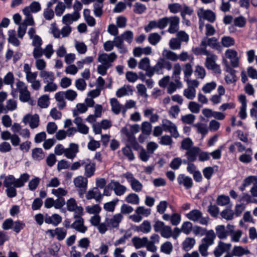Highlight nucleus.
Here are the masks:
<instances>
[{
  "mask_svg": "<svg viewBox=\"0 0 257 257\" xmlns=\"http://www.w3.org/2000/svg\"><path fill=\"white\" fill-rule=\"evenodd\" d=\"M16 182V178L13 175H9L5 177L3 185L6 188H8V187L14 186Z\"/></svg>",
  "mask_w": 257,
  "mask_h": 257,
  "instance_id": "30",
  "label": "nucleus"
},
{
  "mask_svg": "<svg viewBox=\"0 0 257 257\" xmlns=\"http://www.w3.org/2000/svg\"><path fill=\"white\" fill-rule=\"evenodd\" d=\"M84 175L87 178H90L94 175L95 171V164L92 163L90 159L84 160Z\"/></svg>",
  "mask_w": 257,
  "mask_h": 257,
  "instance_id": "8",
  "label": "nucleus"
},
{
  "mask_svg": "<svg viewBox=\"0 0 257 257\" xmlns=\"http://www.w3.org/2000/svg\"><path fill=\"white\" fill-rule=\"evenodd\" d=\"M253 184V185L257 184V177L254 176H250L246 178L243 182L242 185L239 187V189L243 191L245 190V188L251 185V184Z\"/></svg>",
  "mask_w": 257,
  "mask_h": 257,
  "instance_id": "19",
  "label": "nucleus"
},
{
  "mask_svg": "<svg viewBox=\"0 0 257 257\" xmlns=\"http://www.w3.org/2000/svg\"><path fill=\"white\" fill-rule=\"evenodd\" d=\"M84 222L83 218L76 219L71 225V228L75 229L78 232L84 233L87 230V227L84 225Z\"/></svg>",
  "mask_w": 257,
  "mask_h": 257,
  "instance_id": "13",
  "label": "nucleus"
},
{
  "mask_svg": "<svg viewBox=\"0 0 257 257\" xmlns=\"http://www.w3.org/2000/svg\"><path fill=\"white\" fill-rule=\"evenodd\" d=\"M19 99L23 102H28L30 99L31 94L28 90L19 92Z\"/></svg>",
  "mask_w": 257,
  "mask_h": 257,
  "instance_id": "62",
  "label": "nucleus"
},
{
  "mask_svg": "<svg viewBox=\"0 0 257 257\" xmlns=\"http://www.w3.org/2000/svg\"><path fill=\"white\" fill-rule=\"evenodd\" d=\"M151 230V225L150 222L148 220H145L139 226L136 227V230L141 231L144 233H147L150 232Z\"/></svg>",
  "mask_w": 257,
  "mask_h": 257,
  "instance_id": "26",
  "label": "nucleus"
},
{
  "mask_svg": "<svg viewBox=\"0 0 257 257\" xmlns=\"http://www.w3.org/2000/svg\"><path fill=\"white\" fill-rule=\"evenodd\" d=\"M113 190L115 194L117 196L123 195L126 191V188L124 185H121L118 182L111 180Z\"/></svg>",
  "mask_w": 257,
  "mask_h": 257,
  "instance_id": "15",
  "label": "nucleus"
},
{
  "mask_svg": "<svg viewBox=\"0 0 257 257\" xmlns=\"http://www.w3.org/2000/svg\"><path fill=\"white\" fill-rule=\"evenodd\" d=\"M73 182L75 187L78 188L79 196L82 197L87 189L88 183L87 177L79 176L75 178Z\"/></svg>",
  "mask_w": 257,
  "mask_h": 257,
  "instance_id": "2",
  "label": "nucleus"
},
{
  "mask_svg": "<svg viewBox=\"0 0 257 257\" xmlns=\"http://www.w3.org/2000/svg\"><path fill=\"white\" fill-rule=\"evenodd\" d=\"M30 178V175L27 173L22 174L20 177L16 179L15 186L18 188H21L25 185V184L28 181Z\"/></svg>",
  "mask_w": 257,
  "mask_h": 257,
  "instance_id": "21",
  "label": "nucleus"
},
{
  "mask_svg": "<svg viewBox=\"0 0 257 257\" xmlns=\"http://www.w3.org/2000/svg\"><path fill=\"white\" fill-rule=\"evenodd\" d=\"M197 15L200 20L201 19L206 20L209 22L212 23L215 20V15L211 10H204L203 9H200L197 12Z\"/></svg>",
  "mask_w": 257,
  "mask_h": 257,
  "instance_id": "6",
  "label": "nucleus"
},
{
  "mask_svg": "<svg viewBox=\"0 0 257 257\" xmlns=\"http://www.w3.org/2000/svg\"><path fill=\"white\" fill-rule=\"evenodd\" d=\"M194 73L198 78L201 79L204 78L206 75L204 68L202 66L199 65L196 66Z\"/></svg>",
  "mask_w": 257,
  "mask_h": 257,
  "instance_id": "57",
  "label": "nucleus"
},
{
  "mask_svg": "<svg viewBox=\"0 0 257 257\" xmlns=\"http://www.w3.org/2000/svg\"><path fill=\"white\" fill-rule=\"evenodd\" d=\"M150 66V61L148 57H145L142 59L138 65L139 69L145 70H147Z\"/></svg>",
  "mask_w": 257,
  "mask_h": 257,
  "instance_id": "47",
  "label": "nucleus"
},
{
  "mask_svg": "<svg viewBox=\"0 0 257 257\" xmlns=\"http://www.w3.org/2000/svg\"><path fill=\"white\" fill-rule=\"evenodd\" d=\"M147 8L146 6L140 3H136L134 5V12L138 14H142L146 11Z\"/></svg>",
  "mask_w": 257,
  "mask_h": 257,
  "instance_id": "55",
  "label": "nucleus"
},
{
  "mask_svg": "<svg viewBox=\"0 0 257 257\" xmlns=\"http://www.w3.org/2000/svg\"><path fill=\"white\" fill-rule=\"evenodd\" d=\"M94 14L97 17H100L102 16L103 4L99 3H94L93 4Z\"/></svg>",
  "mask_w": 257,
  "mask_h": 257,
  "instance_id": "63",
  "label": "nucleus"
},
{
  "mask_svg": "<svg viewBox=\"0 0 257 257\" xmlns=\"http://www.w3.org/2000/svg\"><path fill=\"white\" fill-rule=\"evenodd\" d=\"M193 142L189 138H185L182 140L181 144V148L187 151L193 148Z\"/></svg>",
  "mask_w": 257,
  "mask_h": 257,
  "instance_id": "32",
  "label": "nucleus"
},
{
  "mask_svg": "<svg viewBox=\"0 0 257 257\" xmlns=\"http://www.w3.org/2000/svg\"><path fill=\"white\" fill-rule=\"evenodd\" d=\"M110 103L112 111L116 114H119L123 106L119 103L117 99L115 98H111Z\"/></svg>",
  "mask_w": 257,
  "mask_h": 257,
  "instance_id": "22",
  "label": "nucleus"
},
{
  "mask_svg": "<svg viewBox=\"0 0 257 257\" xmlns=\"http://www.w3.org/2000/svg\"><path fill=\"white\" fill-rule=\"evenodd\" d=\"M120 36L123 41H126L129 44H131L133 40L134 34L132 31L127 30L121 34Z\"/></svg>",
  "mask_w": 257,
  "mask_h": 257,
  "instance_id": "50",
  "label": "nucleus"
},
{
  "mask_svg": "<svg viewBox=\"0 0 257 257\" xmlns=\"http://www.w3.org/2000/svg\"><path fill=\"white\" fill-rule=\"evenodd\" d=\"M192 229V224L189 221H186L183 223L181 230L185 234L188 235L191 231Z\"/></svg>",
  "mask_w": 257,
  "mask_h": 257,
  "instance_id": "53",
  "label": "nucleus"
},
{
  "mask_svg": "<svg viewBox=\"0 0 257 257\" xmlns=\"http://www.w3.org/2000/svg\"><path fill=\"white\" fill-rule=\"evenodd\" d=\"M139 197L135 193H131L125 198V201L131 204H138L139 203Z\"/></svg>",
  "mask_w": 257,
  "mask_h": 257,
  "instance_id": "38",
  "label": "nucleus"
},
{
  "mask_svg": "<svg viewBox=\"0 0 257 257\" xmlns=\"http://www.w3.org/2000/svg\"><path fill=\"white\" fill-rule=\"evenodd\" d=\"M49 96L47 95H44L38 99V105L41 108H46L49 105Z\"/></svg>",
  "mask_w": 257,
  "mask_h": 257,
  "instance_id": "42",
  "label": "nucleus"
},
{
  "mask_svg": "<svg viewBox=\"0 0 257 257\" xmlns=\"http://www.w3.org/2000/svg\"><path fill=\"white\" fill-rule=\"evenodd\" d=\"M41 179L38 177L31 180L28 184L29 189L31 191H35L40 184Z\"/></svg>",
  "mask_w": 257,
  "mask_h": 257,
  "instance_id": "39",
  "label": "nucleus"
},
{
  "mask_svg": "<svg viewBox=\"0 0 257 257\" xmlns=\"http://www.w3.org/2000/svg\"><path fill=\"white\" fill-rule=\"evenodd\" d=\"M33 158L37 161H40L45 157V154L42 148H36L32 150Z\"/></svg>",
  "mask_w": 257,
  "mask_h": 257,
  "instance_id": "28",
  "label": "nucleus"
},
{
  "mask_svg": "<svg viewBox=\"0 0 257 257\" xmlns=\"http://www.w3.org/2000/svg\"><path fill=\"white\" fill-rule=\"evenodd\" d=\"M57 239L59 240H63L67 234V230L63 227H57L55 229Z\"/></svg>",
  "mask_w": 257,
  "mask_h": 257,
  "instance_id": "35",
  "label": "nucleus"
},
{
  "mask_svg": "<svg viewBox=\"0 0 257 257\" xmlns=\"http://www.w3.org/2000/svg\"><path fill=\"white\" fill-rule=\"evenodd\" d=\"M157 21L159 29L160 30L165 29L169 24L168 32L170 34H174L179 30L180 18L177 16L165 17L159 19Z\"/></svg>",
  "mask_w": 257,
  "mask_h": 257,
  "instance_id": "1",
  "label": "nucleus"
},
{
  "mask_svg": "<svg viewBox=\"0 0 257 257\" xmlns=\"http://www.w3.org/2000/svg\"><path fill=\"white\" fill-rule=\"evenodd\" d=\"M9 38L8 41L9 43L13 44L15 46H19L20 42L16 36V32L14 30H10L8 32Z\"/></svg>",
  "mask_w": 257,
  "mask_h": 257,
  "instance_id": "27",
  "label": "nucleus"
},
{
  "mask_svg": "<svg viewBox=\"0 0 257 257\" xmlns=\"http://www.w3.org/2000/svg\"><path fill=\"white\" fill-rule=\"evenodd\" d=\"M201 46L207 47L209 46L212 48L216 50H220V46L218 42H217V39L215 37H212L211 38H208L207 37H205L203 38L201 41Z\"/></svg>",
  "mask_w": 257,
  "mask_h": 257,
  "instance_id": "9",
  "label": "nucleus"
},
{
  "mask_svg": "<svg viewBox=\"0 0 257 257\" xmlns=\"http://www.w3.org/2000/svg\"><path fill=\"white\" fill-rule=\"evenodd\" d=\"M226 58L229 60V63L231 67L237 68L239 64V58L237 56V52L233 49H228L226 50Z\"/></svg>",
  "mask_w": 257,
  "mask_h": 257,
  "instance_id": "3",
  "label": "nucleus"
},
{
  "mask_svg": "<svg viewBox=\"0 0 257 257\" xmlns=\"http://www.w3.org/2000/svg\"><path fill=\"white\" fill-rule=\"evenodd\" d=\"M252 151L251 148H248L245 150V153L240 155L239 160L243 163H249L252 161Z\"/></svg>",
  "mask_w": 257,
  "mask_h": 257,
  "instance_id": "18",
  "label": "nucleus"
},
{
  "mask_svg": "<svg viewBox=\"0 0 257 257\" xmlns=\"http://www.w3.org/2000/svg\"><path fill=\"white\" fill-rule=\"evenodd\" d=\"M177 181L179 185L184 187L187 190L191 188L193 186L192 178L184 174H179L177 178Z\"/></svg>",
  "mask_w": 257,
  "mask_h": 257,
  "instance_id": "5",
  "label": "nucleus"
},
{
  "mask_svg": "<svg viewBox=\"0 0 257 257\" xmlns=\"http://www.w3.org/2000/svg\"><path fill=\"white\" fill-rule=\"evenodd\" d=\"M202 47H195L192 48V52L195 55H205L208 56L209 55V52L206 50V47L204 46H201Z\"/></svg>",
  "mask_w": 257,
  "mask_h": 257,
  "instance_id": "49",
  "label": "nucleus"
},
{
  "mask_svg": "<svg viewBox=\"0 0 257 257\" xmlns=\"http://www.w3.org/2000/svg\"><path fill=\"white\" fill-rule=\"evenodd\" d=\"M172 229L170 226L165 225L160 232L162 237L168 238L172 236Z\"/></svg>",
  "mask_w": 257,
  "mask_h": 257,
  "instance_id": "64",
  "label": "nucleus"
},
{
  "mask_svg": "<svg viewBox=\"0 0 257 257\" xmlns=\"http://www.w3.org/2000/svg\"><path fill=\"white\" fill-rule=\"evenodd\" d=\"M16 188L17 187L15 186V185L13 186L8 187V188H6V193L7 196L9 198H14L16 197L17 195V191L16 190Z\"/></svg>",
  "mask_w": 257,
  "mask_h": 257,
  "instance_id": "60",
  "label": "nucleus"
},
{
  "mask_svg": "<svg viewBox=\"0 0 257 257\" xmlns=\"http://www.w3.org/2000/svg\"><path fill=\"white\" fill-rule=\"evenodd\" d=\"M168 9L170 13L172 14H176L182 10V6L179 3L170 4L168 5Z\"/></svg>",
  "mask_w": 257,
  "mask_h": 257,
  "instance_id": "43",
  "label": "nucleus"
},
{
  "mask_svg": "<svg viewBox=\"0 0 257 257\" xmlns=\"http://www.w3.org/2000/svg\"><path fill=\"white\" fill-rule=\"evenodd\" d=\"M162 55L167 59L173 61H176L178 59V56L175 53L166 49L163 50Z\"/></svg>",
  "mask_w": 257,
  "mask_h": 257,
  "instance_id": "31",
  "label": "nucleus"
},
{
  "mask_svg": "<svg viewBox=\"0 0 257 257\" xmlns=\"http://www.w3.org/2000/svg\"><path fill=\"white\" fill-rule=\"evenodd\" d=\"M148 242V239L147 237H144L141 238L136 236L132 239V242L137 249L145 246Z\"/></svg>",
  "mask_w": 257,
  "mask_h": 257,
  "instance_id": "17",
  "label": "nucleus"
},
{
  "mask_svg": "<svg viewBox=\"0 0 257 257\" xmlns=\"http://www.w3.org/2000/svg\"><path fill=\"white\" fill-rule=\"evenodd\" d=\"M4 83L6 85H10L12 88H13L14 82V77L12 72H8L4 78Z\"/></svg>",
  "mask_w": 257,
  "mask_h": 257,
  "instance_id": "44",
  "label": "nucleus"
},
{
  "mask_svg": "<svg viewBox=\"0 0 257 257\" xmlns=\"http://www.w3.org/2000/svg\"><path fill=\"white\" fill-rule=\"evenodd\" d=\"M154 111V108L146 109L144 111V115L145 117H148L150 116V122L154 123L157 122L159 118V116L157 114H154L153 111Z\"/></svg>",
  "mask_w": 257,
  "mask_h": 257,
  "instance_id": "25",
  "label": "nucleus"
},
{
  "mask_svg": "<svg viewBox=\"0 0 257 257\" xmlns=\"http://www.w3.org/2000/svg\"><path fill=\"white\" fill-rule=\"evenodd\" d=\"M225 251V243L219 242L218 245L214 250V254L216 257H219Z\"/></svg>",
  "mask_w": 257,
  "mask_h": 257,
  "instance_id": "56",
  "label": "nucleus"
},
{
  "mask_svg": "<svg viewBox=\"0 0 257 257\" xmlns=\"http://www.w3.org/2000/svg\"><path fill=\"white\" fill-rule=\"evenodd\" d=\"M200 149L198 147H193L192 149L186 151L185 156L187 158L189 162H194L197 159Z\"/></svg>",
  "mask_w": 257,
  "mask_h": 257,
  "instance_id": "12",
  "label": "nucleus"
},
{
  "mask_svg": "<svg viewBox=\"0 0 257 257\" xmlns=\"http://www.w3.org/2000/svg\"><path fill=\"white\" fill-rule=\"evenodd\" d=\"M118 200H119L117 198H116L115 199H114L111 201L104 204V209L107 211L113 212L114 210L115 207L117 203L118 202Z\"/></svg>",
  "mask_w": 257,
  "mask_h": 257,
  "instance_id": "37",
  "label": "nucleus"
},
{
  "mask_svg": "<svg viewBox=\"0 0 257 257\" xmlns=\"http://www.w3.org/2000/svg\"><path fill=\"white\" fill-rule=\"evenodd\" d=\"M207 211L209 214L213 217H217L219 214V208L215 204H210L207 209Z\"/></svg>",
  "mask_w": 257,
  "mask_h": 257,
  "instance_id": "40",
  "label": "nucleus"
},
{
  "mask_svg": "<svg viewBox=\"0 0 257 257\" xmlns=\"http://www.w3.org/2000/svg\"><path fill=\"white\" fill-rule=\"evenodd\" d=\"M197 129V132L201 134L203 137H204L208 133V128L206 124L202 123H197L194 124Z\"/></svg>",
  "mask_w": 257,
  "mask_h": 257,
  "instance_id": "41",
  "label": "nucleus"
},
{
  "mask_svg": "<svg viewBox=\"0 0 257 257\" xmlns=\"http://www.w3.org/2000/svg\"><path fill=\"white\" fill-rule=\"evenodd\" d=\"M195 240L194 238L188 237L183 242V248L188 251L190 250L194 245Z\"/></svg>",
  "mask_w": 257,
  "mask_h": 257,
  "instance_id": "29",
  "label": "nucleus"
},
{
  "mask_svg": "<svg viewBox=\"0 0 257 257\" xmlns=\"http://www.w3.org/2000/svg\"><path fill=\"white\" fill-rule=\"evenodd\" d=\"M80 17V14L73 13L72 14H67L65 15L62 18V22L67 25L71 24L73 21H77Z\"/></svg>",
  "mask_w": 257,
  "mask_h": 257,
  "instance_id": "14",
  "label": "nucleus"
},
{
  "mask_svg": "<svg viewBox=\"0 0 257 257\" xmlns=\"http://www.w3.org/2000/svg\"><path fill=\"white\" fill-rule=\"evenodd\" d=\"M234 26L239 28H242L245 26L246 20L243 16H239L235 18L233 21Z\"/></svg>",
  "mask_w": 257,
  "mask_h": 257,
  "instance_id": "61",
  "label": "nucleus"
},
{
  "mask_svg": "<svg viewBox=\"0 0 257 257\" xmlns=\"http://www.w3.org/2000/svg\"><path fill=\"white\" fill-rule=\"evenodd\" d=\"M117 58V55L114 52H112L109 54L106 53H102L99 55L98 58V61L102 64L109 65H111Z\"/></svg>",
  "mask_w": 257,
  "mask_h": 257,
  "instance_id": "7",
  "label": "nucleus"
},
{
  "mask_svg": "<svg viewBox=\"0 0 257 257\" xmlns=\"http://www.w3.org/2000/svg\"><path fill=\"white\" fill-rule=\"evenodd\" d=\"M232 254L234 256H240L249 253L248 250H245L241 246H234L232 250Z\"/></svg>",
  "mask_w": 257,
  "mask_h": 257,
  "instance_id": "36",
  "label": "nucleus"
},
{
  "mask_svg": "<svg viewBox=\"0 0 257 257\" xmlns=\"http://www.w3.org/2000/svg\"><path fill=\"white\" fill-rule=\"evenodd\" d=\"M124 132L125 135L128 138V139L129 141L131 142L133 148L135 149V150H137L139 145L137 141L136 140L135 137L133 135H131L126 129H125V131Z\"/></svg>",
  "mask_w": 257,
  "mask_h": 257,
  "instance_id": "54",
  "label": "nucleus"
},
{
  "mask_svg": "<svg viewBox=\"0 0 257 257\" xmlns=\"http://www.w3.org/2000/svg\"><path fill=\"white\" fill-rule=\"evenodd\" d=\"M122 152L124 156L127 157L130 161H133L135 159V156L131 148L128 146H126L122 149Z\"/></svg>",
  "mask_w": 257,
  "mask_h": 257,
  "instance_id": "58",
  "label": "nucleus"
},
{
  "mask_svg": "<svg viewBox=\"0 0 257 257\" xmlns=\"http://www.w3.org/2000/svg\"><path fill=\"white\" fill-rule=\"evenodd\" d=\"M172 244L169 241L165 242L161 246V251L167 254H170L172 252Z\"/></svg>",
  "mask_w": 257,
  "mask_h": 257,
  "instance_id": "46",
  "label": "nucleus"
},
{
  "mask_svg": "<svg viewBox=\"0 0 257 257\" xmlns=\"http://www.w3.org/2000/svg\"><path fill=\"white\" fill-rule=\"evenodd\" d=\"M39 75L40 77L43 78L44 82H53L55 79L54 73L52 72H48L45 70L41 71Z\"/></svg>",
  "mask_w": 257,
  "mask_h": 257,
  "instance_id": "24",
  "label": "nucleus"
},
{
  "mask_svg": "<svg viewBox=\"0 0 257 257\" xmlns=\"http://www.w3.org/2000/svg\"><path fill=\"white\" fill-rule=\"evenodd\" d=\"M205 66L208 69L212 70L215 72H218V70L219 69L215 61L212 58L209 57H207L206 59Z\"/></svg>",
  "mask_w": 257,
  "mask_h": 257,
  "instance_id": "23",
  "label": "nucleus"
},
{
  "mask_svg": "<svg viewBox=\"0 0 257 257\" xmlns=\"http://www.w3.org/2000/svg\"><path fill=\"white\" fill-rule=\"evenodd\" d=\"M66 206L67 210L70 212L74 211L77 207H79L77 205L76 200L73 198H71L67 201Z\"/></svg>",
  "mask_w": 257,
  "mask_h": 257,
  "instance_id": "45",
  "label": "nucleus"
},
{
  "mask_svg": "<svg viewBox=\"0 0 257 257\" xmlns=\"http://www.w3.org/2000/svg\"><path fill=\"white\" fill-rule=\"evenodd\" d=\"M182 163V160L179 157L174 158L170 164V167L174 169L177 170L179 168Z\"/></svg>",
  "mask_w": 257,
  "mask_h": 257,
  "instance_id": "59",
  "label": "nucleus"
},
{
  "mask_svg": "<svg viewBox=\"0 0 257 257\" xmlns=\"http://www.w3.org/2000/svg\"><path fill=\"white\" fill-rule=\"evenodd\" d=\"M152 125L148 121H144L142 123L141 130L143 135L149 136L152 131Z\"/></svg>",
  "mask_w": 257,
  "mask_h": 257,
  "instance_id": "34",
  "label": "nucleus"
},
{
  "mask_svg": "<svg viewBox=\"0 0 257 257\" xmlns=\"http://www.w3.org/2000/svg\"><path fill=\"white\" fill-rule=\"evenodd\" d=\"M123 216L120 213H117L113 215L111 218H106L105 223L108 226L116 228L118 226Z\"/></svg>",
  "mask_w": 257,
  "mask_h": 257,
  "instance_id": "11",
  "label": "nucleus"
},
{
  "mask_svg": "<svg viewBox=\"0 0 257 257\" xmlns=\"http://www.w3.org/2000/svg\"><path fill=\"white\" fill-rule=\"evenodd\" d=\"M161 37L157 33H151L148 37V41L152 45H156L161 40Z\"/></svg>",
  "mask_w": 257,
  "mask_h": 257,
  "instance_id": "33",
  "label": "nucleus"
},
{
  "mask_svg": "<svg viewBox=\"0 0 257 257\" xmlns=\"http://www.w3.org/2000/svg\"><path fill=\"white\" fill-rule=\"evenodd\" d=\"M162 126L165 132H169L173 137L177 138L179 136L176 125L172 121L167 119L162 120Z\"/></svg>",
  "mask_w": 257,
  "mask_h": 257,
  "instance_id": "4",
  "label": "nucleus"
},
{
  "mask_svg": "<svg viewBox=\"0 0 257 257\" xmlns=\"http://www.w3.org/2000/svg\"><path fill=\"white\" fill-rule=\"evenodd\" d=\"M39 124V116L37 114L31 115L29 125L32 129L35 128Z\"/></svg>",
  "mask_w": 257,
  "mask_h": 257,
  "instance_id": "48",
  "label": "nucleus"
},
{
  "mask_svg": "<svg viewBox=\"0 0 257 257\" xmlns=\"http://www.w3.org/2000/svg\"><path fill=\"white\" fill-rule=\"evenodd\" d=\"M205 237L202 239V243L208 246L212 245L214 243V240L215 238V234L213 230L207 231L205 233Z\"/></svg>",
  "mask_w": 257,
  "mask_h": 257,
  "instance_id": "16",
  "label": "nucleus"
},
{
  "mask_svg": "<svg viewBox=\"0 0 257 257\" xmlns=\"http://www.w3.org/2000/svg\"><path fill=\"white\" fill-rule=\"evenodd\" d=\"M202 216V213L198 209H193L187 214L186 217L194 222L198 221Z\"/></svg>",
  "mask_w": 257,
  "mask_h": 257,
  "instance_id": "20",
  "label": "nucleus"
},
{
  "mask_svg": "<svg viewBox=\"0 0 257 257\" xmlns=\"http://www.w3.org/2000/svg\"><path fill=\"white\" fill-rule=\"evenodd\" d=\"M85 209H86V212L90 214H98L101 210V208L100 207V206L97 204L94 205L92 206H87V207H86Z\"/></svg>",
  "mask_w": 257,
  "mask_h": 257,
  "instance_id": "51",
  "label": "nucleus"
},
{
  "mask_svg": "<svg viewBox=\"0 0 257 257\" xmlns=\"http://www.w3.org/2000/svg\"><path fill=\"white\" fill-rule=\"evenodd\" d=\"M234 68L231 67L226 61V72L227 74L226 75V82L227 83H233L235 82L237 79L236 76L237 71L235 70Z\"/></svg>",
  "mask_w": 257,
  "mask_h": 257,
  "instance_id": "10",
  "label": "nucleus"
},
{
  "mask_svg": "<svg viewBox=\"0 0 257 257\" xmlns=\"http://www.w3.org/2000/svg\"><path fill=\"white\" fill-rule=\"evenodd\" d=\"M196 90L193 87H188L184 90V95L189 99H193L195 97Z\"/></svg>",
  "mask_w": 257,
  "mask_h": 257,
  "instance_id": "52",
  "label": "nucleus"
}]
</instances>
